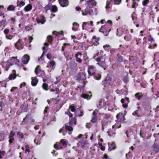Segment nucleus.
Wrapping results in <instances>:
<instances>
[{
    "instance_id": "obj_17",
    "label": "nucleus",
    "mask_w": 159,
    "mask_h": 159,
    "mask_svg": "<svg viewBox=\"0 0 159 159\" xmlns=\"http://www.w3.org/2000/svg\"><path fill=\"white\" fill-rule=\"evenodd\" d=\"M16 77V74L13 73V74H10L9 76V79L10 80H12L13 78L15 79Z\"/></svg>"
},
{
    "instance_id": "obj_32",
    "label": "nucleus",
    "mask_w": 159,
    "mask_h": 159,
    "mask_svg": "<svg viewBox=\"0 0 159 159\" xmlns=\"http://www.w3.org/2000/svg\"><path fill=\"white\" fill-rule=\"evenodd\" d=\"M69 108L70 109V110L72 112H74L75 111V108L74 106L71 105L70 106Z\"/></svg>"
},
{
    "instance_id": "obj_58",
    "label": "nucleus",
    "mask_w": 159,
    "mask_h": 159,
    "mask_svg": "<svg viewBox=\"0 0 159 159\" xmlns=\"http://www.w3.org/2000/svg\"><path fill=\"white\" fill-rule=\"evenodd\" d=\"M79 55H81V53L79 52H78L76 54H75V57H78V56Z\"/></svg>"
},
{
    "instance_id": "obj_4",
    "label": "nucleus",
    "mask_w": 159,
    "mask_h": 159,
    "mask_svg": "<svg viewBox=\"0 0 159 159\" xmlns=\"http://www.w3.org/2000/svg\"><path fill=\"white\" fill-rule=\"evenodd\" d=\"M36 20L38 23H41L42 24H43L46 21L44 17L43 16H40V19L37 17L36 18Z\"/></svg>"
},
{
    "instance_id": "obj_27",
    "label": "nucleus",
    "mask_w": 159,
    "mask_h": 159,
    "mask_svg": "<svg viewBox=\"0 0 159 159\" xmlns=\"http://www.w3.org/2000/svg\"><path fill=\"white\" fill-rule=\"evenodd\" d=\"M6 23V19L2 20L0 22V26L2 25H5Z\"/></svg>"
},
{
    "instance_id": "obj_57",
    "label": "nucleus",
    "mask_w": 159,
    "mask_h": 159,
    "mask_svg": "<svg viewBox=\"0 0 159 159\" xmlns=\"http://www.w3.org/2000/svg\"><path fill=\"white\" fill-rule=\"evenodd\" d=\"M4 105V102L2 101H1L0 102V107H2Z\"/></svg>"
},
{
    "instance_id": "obj_30",
    "label": "nucleus",
    "mask_w": 159,
    "mask_h": 159,
    "mask_svg": "<svg viewBox=\"0 0 159 159\" xmlns=\"http://www.w3.org/2000/svg\"><path fill=\"white\" fill-rule=\"evenodd\" d=\"M100 38L99 37H98L96 38L95 40V42L94 43V44L95 46H97L98 45L99 43H98V41L99 40Z\"/></svg>"
},
{
    "instance_id": "obj_50",
    "label": "nucleus",
    "mask_w": 159,
    "mask_h": 159,
    "mask_svg": "<svg viewBox=\"0 0 159 159\" xmlns=\"http://www.w3.org/2000/svg\"><path fill=\"white\" fill-rule=\"evenodd\" d=\"M138 1H139V0H138ZM134 0H133V4L132 5V7L133 8H134L135 7V5L137 4V3L135 2H134Z\"/></svg>"
},
{
    "instance_id": "obj_41",
    "label": "nucleus",
    "mask_w": 159,
    "mask_h": 159,
    "mask_svg": "<svg viewBox=\"0 0 159 159\" xmlns=\"http://www.w3.org/2000/svg\"><path fill=\"white\" fill-rule=\"evenodd\" d=\"M25 4V3L23 1H21L20 2V3L19 5V6L21 7L22 6H24Z\"/></svg>"
},
{
    "instance_id": "obj_43",
    "label": "nucleus",
    "mask_w": 159,
    "mask_h": 159,
    "mask_svg": "<svg viewBox=\"0 0 159 159\" xmlns=\"http://www.w3.org/2000/svg\"><path fill=\"white\" fill-rule=\"evenodd\" d=\"M50 63L51 65L52 66H54L55 65V62L52 60V61H50Z\"/></svg>"
},
{
    "instance_id": "obj_12",
    "label": "nucleus",
    "mask_w": 159,
    "mask_h": 159,
    "mask_svg": "<svg viewBox=\"0 0 159 159\" xmlns=\"http://www.w3.org/2000/svg\"><path fill=\"white\" fill-rule=\"evenodd\" d=\"M20 41V39H19L18 41L15 44V47L18 49L19 50L20 49H22L23 48V47H18V45H19V44Z\"/></svg>"
},
{
    "instance_id": "obj_35",
    "label": "nucleus",
    "mask_w": 159,
    "mask_h": 159,
    "mask_svg": "<svg viewBox=\"0 0 159 159\" xmlns=\"http://www.w3.org/2000/svg\"><path fill=\"white\" fill-rule=\"evenodd\" d=\"M17 135L19 136L20 137L21 139L23 138L24 136L23 134L22 133L18 132L17 133Z\"/></svg>"
},
{
    "instance_id": "obj_46",
    "label": "nucleus",
    "mask_w": 159,
    "mask_h": 159,
    "mask_svg": "<svg viewBox=\"0 0 159 159\" xmlns=\"http://www.w3.org/2000/svg\"><path fill=\"white\" fill-rule=\"evenodd\" d=\"M88 73H89V75H93L94 74L95 72L94 71H93L92 72V73L91 72L90 70H88Z\"/></svg>"
},
{
    "instance_id": "obj_31",
    "label": "nucleus",
    "mask_w": 159,
    "mask_h": 159,
    "mask_svg": "<svg viewBox=\"0 0 159 159\" xmlns=\"http://www.w3.org/2000/svg\"><path fill=\"white\" fill-rule=\"evenodd\" d=\"M122 0H114V4H119L121 2Z\"/></svg>"
},
{
    "instance_id": "obj_64",
    "label": "nucleus",
    "mask_w": 159,
    "mask_h": 159,
    "mask_svg": "<svg viewBox=\"0 0 159 159\" xmlns=\"http://www.w3.org/2000/svg\"><path fill=\"white\" fill-rule=\"evenodd\" d=\"M29 116V115H27L26 116V117L23 119V121H22V122H24L25 121V120H26L28 117Z\"/></svg>"
},
{
    "instance_id": "obj_6",
    "label": "nucleus",
    "mask_w": 159,
    "mask_h": 159,
    "mask_svg": "<svg viewBox=\"0 0 159 159\" xmlns=\"http://www.w3.org/2000/svg\"><path fill=\"white\" fill-rule=\"evenodd\" d=\"M31 84L33 86H35L38 82V80L36 77H32Z\"/></svg>"
},
{
    "instance_id": "obj_51",
    "label": "nucleus",
    "mask_w": 159,
    "mask_h": 159,
    "mask_svg": "<svg viewBox=\"0 0 159 159\" xmlns=\"http://www.w3.org/2000/svg\"><path fill=\"white\" fill-rule=\"evenodd\" d=\"M94 67L92 66H89L88 67V70H93L94 69Z\"/></svg>"
},
{
    "instance_id": "obj_25",
    "label": "nucleus",
    "mask_w": 159,
    "mask_h": 159,
    "mask_svg": "<svg viewBox=\"0 0 159 159\" xmlns=\"http://www.w3.org/2000/svg\"><path fill=\"white\" fill-rule=\"evenodd\" d=\"M48 42L50 43L52 41V37L51 35H49L47 37Z\"/></svg>"
},
{
    "instance_id": "obj_5",
    "label": "nucleus",
    "mask_w": 159,
    "mask_h": 159,
    "mask_svg": "<svg viewBox=\"0 0 159 159\" xmlns=\"http://www.w3.org/2000/svg\"><path fill=\"white\" fill-rule=\"evenodd\" d=\"M117 61L116 62V64L117 65H120V63L123 61V57L119 54H118L117 55Z\"/></svg>"
},
{
    "instance_id": "obj_60",
    "label": "nucleus",
    "mask_w": 159,
    "mask_h": 159,
    "mask_svg": "<svg viewBox=\"0 0 159 159\" xmlns=\"http://www.w3.org/2000/svg\"><path fill=\"white\" fill-rule=\"evenodd\" d=\"M54 147L56 149H59V146L57 143L54 145Z\"/></svg>"
},
{
    "instance_id": "obj_21",
    "label": "nucleus",
    "mask_w": 159,
    "mask_h": 159,
    "mask_svg": "<svg viewBox=\"0 0 159 159\" xmlns=\"http://www.w3.org/2000/svg\"><path fill=\"white\" fill-rule=\"evenodd\" d=\"M99 31L100 32L102 33H104L105 32H106L107 30H106L105 29L104 26H102L101 27Z\"/></svg>"
},
{
    "instance_id": "obj_59",
    "label": "nucleus",
    "mask_w": 159,
    "mask_h": 159,
    "mask_svg": "<svg viewBox=\"0 0 159 159\" xmlns=\"http://www.w3.org/2000/svg\"><path fill=\"white\" fill-rule=\"evenodd\" d=\"M4 154V152L3 151H0V159L2 158V156Z\"/></svg>"
},
{
    "instance_id": "obj_15",
    "label": "nucleus",
    "mask_w": 159,
    "mask_h": 159,
    "mask_svg": "<svg viewBox=\"0 0 159 159\" xmlns=\"http://www.w3.org/2000/svg\"><path fill=\"white\" fill-rule=\"evenodd\" d=\"M73 124L75 125L76 124L75 119L74 118H72L70 121L69 124L72 125Z\"/></svg>"
},
{
    "instance_id": "obj_34",
    "label": "nucleus",
    "mask_w": 159,
    "mask_h": 159,
    "mask_svg": "<svg viewBox=\"0 0 159 159\" xmlns=\"http://www.w3.org/2000/svg\"><path fill=\"white\" fill-rule=\"evenodd\" d=\"M124 82L125 83H127L128 81V78L127 76H125L124 77L123 79Z\"/></svg>"
},
{
    "instance_id": "obj_14",
    "label": "nucleus",
    "mask_w": 159,
    "mask_h": 159,
    "mask_svg": "<svg viewBox=\"0 0 159 159\" xmlns=\"http://www.w3.org/2000/svg\"><path fill=\"white\" fill-rule=\"evenodd\" d=\"M83 75H84V74H82L80 73H79L78 74V76L77 77V80H84V79L82 78V76Z\"/></svg>"
},
{
    "instance_id": "obj_33",
    "label": "nucleus",
    "mask_w": 159,
    "mask_h": 159,
    "mask_svg": "<svg viewBox=\"0 0 159 159\" xmlns=\"http://www.w3.org/2000/svg\"><path fill=\"white\" fill-rule=\"evenodd\" d=\"M98 112V110L96 109L94 110L93 113V116H97Z\"/></svg>"
},
{
    "instance_id": "obj_42",
    "label": "nucleus",
    "mask_w": 159,
    "mask_h": 159,
    "mask_svg": "<svg viewBox=\"0 0 159 159\" xmlns=\"http://www.w3.org/2000/svg\"><path fill=\"white\" fill-rule=\"evenodd\" d=\"M51 56H52V55H51V53H47V58L50 60L51 59Z\"/></svg>"
},
{
    "instance_id": "obj_49",
    "label": "nucleus",
    "mask_w": 159,
    "mask_h": 159,
    "mask_svg": "<svg viewBox=\"0 0 159 159\" xmlns=\"http://www.w3.org/2000/svg\"><path fill=\"white\" fill-rule=\"evenodd\" d=\"M9 142L10 143H12L13 141L14 140L13 137L9 138Z\"/></svg>"
},
{
    "instance_id": "obj_28",
    "label": "nucleus",
    "mask_w": 159,
    "mask_h": 159,
    "mask_svg": "<svg viewBox=\"0 0 159 159\" xmlns=\"http://www.w3.org/2000/svg\"><path fill=\"white\" fill-rule=\"evenodd\" d=\"M51 8V5L50 3L48 4L47 5L46 7H44V9L46 11H48L50 10Z\"/></svg>"
},
{
    "instance_id": "obj_16",
    "label": "nucleus",
    "mask_w": 159,
    "mask_h": 159,
    "mask_svg": "<svg viewBox=\"0 0 159 159\" xmlns=\"http://www.w3.org/2000/svg\"><path fill=\"white\" fill-rule=\"evenodd\" d=\"M9 32V30L8 29H5L4 31V32L5 33V34L6 35V38L7 39H11V38H10L8 37V36L7 35V34H8V33Z\"/></svg>"
},
{
    "instance_id": "obj_19",
    "label": "nucleus",
    "mask_w": 159,
    "mask_h": 159,
    "mask_svg": "<svg viewBox=\"0 0 159 159\" xmlns=\"http://www.w3.org/2000/svg\"><path fill=\"white\" fill-rule=\"evenodd\" d=\"M65 129L66 130H68L69 131H71L73 129V128L71 126L68 125L66 126Z\"/></svg>"
},
{
    "instance_id": "obj_13",
    "label": "nucleus",
    "mask_w": 159,
    "mask_h": 159,
    "mask_svg": "<svg viewBox=\"0 0 159 159\" xmlns=\"http://www.w3.org/2000/svg\"><path fill=\"white\" fill-rule=\"evenodd\" d=\"M136 98H138V100H139L141 98L143 97L142 93H138L135 95Z\"/></svg>"
},
{
    "instance_id": "obj_40",
    "label": "nucleus",
    "mask_w": 159,
    "mask_h": 159,
    "mask_svg": "<svg viewBox=\"0 0 159 159\" xmlns=\"http://www.w3.org/2000/svg\"><path fill=\"white\" fill-rule=\"evenodd\" d=\"M15 134V133L13 131H11L10 133V135L9 136V138L13 137V136Z\"/></svg>"
},
{
    "instance_id": "obj_1",
    "label": "nucleus",
    "mask_w": 159,
    "mask_h": 159,
    "mask_svg": "<svg viewBox=\"0 0 159 159\" xmlns=\"http://www.w3.org/2000/svg\"><path fill=\"white\" fill-rule=\"evenodd\" d=\"M87 4H88V5L86 7V9L89 10V9L91 8L94 5L95 6H96L97 2L95 1V0H89L87 2Z\"/></svg>"
},
{
    "instance_id": "obj_22",
    "label": "nucleus",
    "mask_w": 159,
    "mask_h": 159,
    "mask_svg": "<svg viewBox=\"0 0 159 159\" xmlns=\"http://www.w3.org/2000/svg\"><path fill=\"white\" fill-rule=\"evenodd\" d=\"M57 11V7L55 5H53L52 7V12H54Z\"/></svg>"
},
{
    "instance_id": "obj_37",
    "label": "nucleus",
    "mask_w": 159,
    "mask_h": 159,
    "mask_svg": "<svg viewBox=\"0 0 159 159\" xmlns=\"http://www.w3.org/2000/svg\"><path fill=\"white\" fill-rule=\"evenodd\" d=\"M149 2L148 0H144L143 2V4L144 6H146Z\"/></svg>"
},
{
    "instance_id": "obj_54",
    "label": "nucleus",
    "mask_w": 159,
    "mask_h": 159,
    "mask_svg": "<svg viewBox=\"0 0 159 159\" xmlns=\"http://www.w3.org/2000/svg\"><path fill=\"white\" fill-rule=\"evenodd\" d=\"M55 91H56V93L57 94L59 93L60 92L59 88H56Z\"/></svg>"
},
{
    "instance_id": "obj_63",
    "label": "nucleus",
    "mask_w": 159,
    "mask_h": 159,
    "mask_svg": "<svg viewBox=\"0 0 159 159\" xmlns=\"http://www.w3.org/2000/svg\"><path fill=\"white\" fill-rule=\"evenodd\" d=\"M122 106L124 108H125L127 107L128 105L127 104L125 103V104H123L122 105Z\"/></svg>"
},
{
    "instance_id": "obj_47",
    "label": "nucleus",
    "mask_w": 159,
    "mask_h": 159,
    "mask_svg": "<svg viewBox=\"0 0 159 159\" xmlns=\"http://www.w3.org/2000/svg\"><path fill=\"white\" fill-rule=\"evenodd\" d=\"M76 61H77L79 62L80 63L82 62V60L80 58H79L78 57H76Z\"/></svg>"
},
{
    "instance_id": "obj_9",
    "label": "nucleus",
    "mask_w": 159,
    "mask_h": 159,
    "mask_svg": "<svg viewBox=\"0 0 159 159\" xmlns=\"http://www.w3.org/2000/svg\"><path fill=\"white\" fill-rule=\"evenodd\" d=\"M32 7V6L30 4H29L25 7L24 10L26 11H28L31 10Z\"/></svg>"
},
{
    "instance_id": "obj_62",
    "label": "nucleus",
    "mask_w": 159,
    "mask_h": 159,
    "mask_svg": "<svg viewBox=\"0 0 159 159\" xmlns=\"http://www.w3.org/2000/svg\"><path fill=\"white\" fill-rule=\"evenodd\" d=\"M29 43H30L33 39V37L32 36H30L29 37Z\"/></svg>"
},
{
    "instance_id": "obj_26",
    "label": "nucleus",
    "mask_w": 159,
    "mask_h": 159,
    "mask_svg": "<svg viewBox=\"0 0 159 159\" xmlns=\"http://www.w3.org/2000/svg\"><path fill=\"white\" fill-rule=\"evenodd\" d=\"M97 120V116H93L91 120V121L93 123H95L96 121Z\"/></svg>"
},
{
    "instance_id": "obj_18",
    "label": "nucleus",
    "mask_w": 159,
    "mask_h": 159,
    "mask_svg": "<svg viewBox=\"0 0 159 159\" xmlns=\"http://www.w3.org/2000/svg\"><path fill=\"white\" fill-rule=\"evenodd\" d=\"M34 142L36 143L37 144H39L41 142L39 140V137H38V138H37V137L35 138L34 140Z\"/></svg>"
},
{
    "instance_id": "obj_20",
    "label": "nucleus",
    "mask_w": 159,
    "mask_h": 159,
    "mask_svg": "<svg viewBox=\"0 0 159 159\" xmlns=\"http://www.w3.org/2000/svg\"><path fill=\"white\" fill-rule=\"evenodd\" d=\"M15 9V7L13 5H11L9 6L7 8L8 11H14Z\"/></svg>"
},
{
    "instance_id": "obj_24",
    "label": "nucleus",
    "mask_w": 159,
    "mask_h": 159,
    "mask_svg": "<svg viewBox=\"0 0 159 159\" xmlns=\"http://www.w3.org/2000/svg\"><path fill=\"white\" fill-rule=\"evenodd\" d=\"M40 67V66H38L35 69V72L37 75H38V71L40 70L39 69Z\"/></svg>"
},
{
    "instance_id": "obj_45",
    "label": "nucleus",
    "mask_w": 159,
    "mask_h": 159,
    "mask_svg": "<svg viewBox=\"0 0 159 159\" xmlns=\"http://www.w3.org/2000/svg\"><path fill=\"white\" fill-rule=\"evenodd\" d=\"M61 142L63 144V145H66L67 144V142L65 141L64 140H61Z\"/></svg>"
},
{
    "instance_id": "obj_48",
    "label": "nucleus",
    "mask_w": 159,
    "mask_h": 159,
    "mask_svg": "<svg viewBox=\"0 0 159 159\" xmlns=\"http://www.w3.org/2000/svg\"><path fill=\"white\" fill-rule=\"evenodd\" d=\"M17 88L16 87H13L11 88L10 90L11 92H13L15 90L17 89Z\"/></svg>"
},
{
    "instance_id": "obj_61",
    "label": "nucleus",
    "mask_w": 159,
    "mask_h": 159,
    "mask_svg": "<svg viewBox=\"0 0 159 159\" xmlns=\"http://www.w3.org/2000/svg\"><path fill=\"white\" fill-rule=\"evenodd\" d=\"M105 158L106 159H107V158H108L109 157L106 154H104L103 157H102V158Z\"/></svg>"
},
{
    "instance_id": "obj_8",
    "label": "nucleus",
    "mask_w": 159,
    "mask_h": 159,
    "mask_svg": "<svg viewBox=\"0 0 159 159\" xmlns=\"http://www.w3.org/2000/svg\"><path fill=\"white\" fill-rule=\"evenodd\" d=\"M98 64L100 65L102 67L104 70L106 69V65L105 62V59L104 58L103 61H102L100 63H98Z\"/></svg>"
},
{
    "instance_id": "obj_3",
    "label": "nucleus",
    "mask_w": 159,
    "mask_h": 159,
    "mask_svg": "<svg viewBox=\"0 0 159 159\" xmlns=\"http://www.w3.org/2000/svg\"><path fill=\"white\" fill-rule=\"evenodd\" d=\"M59 3L62 7H66L68 5L69 1L68 0H59Z\"/></svg>"
},
{
    "instance_id": "obj_7",
    "label": "nucleus",
    "mask_w": 159,
    "mask_h": 159,
    "mask_svg": "<svg viewBox=\"0 0 159 159\" xmlns=\"http://www.w3.org/2000/svg\"><path fill=\"white\" fill-rule=\"evenodd\" d=\"M92 96V95L91 94L89 96V94L83 93L81 95V97L83 98H84L87 99H90Z\"/></svg>"
},
{
    "instance_id": "obj_52",
    "label": "nucleus",
    "mask_w": 159,
    "mask_h": 159,
    "mask_svg": "<svg viewBox=\"0 0 159 159\" xmlns=\"http://www.w3.org/2000/svg\"><path fill=\"white\" fill-rule=\"evenodd\" d=\"M95 79L97 80H99L101 78V75L100 74L98 75V76H96L95 77Z\"/></svg>"
},
{
    "instance_id": "obj_55",
    "label": "nucleus",
    "mask_w": 159,
    "mask_h": 159,
    "mask_svg": "<svg viewBox=\"0 0 159 159\" xmlns=\"http://www.w3.org/2000/svg\"><path fill=\"white\" fill-rule=\"evenodd\" d=\"M149 38L148 39V40L149 41H150L151 42L152 41L153 39V38H152L151 36L150 35L149 36Z\"/></svg>"
},
{
    "instance_id": "obj_38",
    "label": "nucleus",
    "mask_w": 159,
    "mask_h": 159,
    "mask_svg": "<svg viewBox=\"0 0 159 159\" xmlns=\"http://www.w3.org/2000/svg\"><path fill=\"white\" fill-rule=\"evenodd\" d=\"M4 135L2 133L0 134V141H1L2 140H4Z\"/></svg>"
},
{
    "instance_id": "obj_2",
    "label": "nucleus",
    "mask_w": 159,
    "mask_h": 159,
    "mask_svg": "<svg viewBox=\"0 0 159 159\" xmlns=\"http://www.w3.org/2000/svg\"><path fill=\"white\" fill-rule=\"evenodd\" d=\"M30 56L27 54H25L22 58V61L24 64H26L30 60Z\"/></svg>"
},
{
    "instance_id": "obj_56",
    "label": "nucleus",
    "mask_w": 159,
    "mask_h": 159,
    "mask_svg": "<svg viewBox=\"0 0 159 159\" xmlns=\"http://www.w3.org/2000/svg\"><path fill=\"white\" fill-rule=\"evenodd\" d=\"M110 117V114H106L105 115V118L108 119Z\"/></svg>"
},
{
    "instance_id": "obj_53",
    "label": "nucleus",
    "mask_w": 159,
    "mask_h": 159,
    "mask_svg": "<svg viewBox=\"0 0 159 159\" xmlns=\"http://www.w3.org/2000/svg\"><path fill=\"white\" fill-rule=\"evenodd\" d=\"M111 145V146L112 147V149H115L116 148L115 143H113Z\"/></svg>"
},
{
    "instance_id": "obj_23",
    "label": "nucleus",
    "mask_w": 159,
    "mask_h": 159,
    "mask_svg": "<svg viewBox=\"0 0 159 159\" xmlns=\"http://www.w3.org/2000/svg\"><path fill=\"white\" fill-rule=\"evenodd\" d=\"M43 88V89L46 90H48V89H47L48 85V84L46 83H43L42 85Z\"/></svg>"
},
{
    "instance_id": "obj_29",
    "label": "nucleus",
    "mask_w": 159,
    "mask_h": 159,
    "mask_svg": "<svg viewBox=\"0 0 159 159\" xmlns=\"http://www.w3.org/2000/svg\"><path fill=\"white\" fill-rule=\"evenodd\" d=\"M138 110H136L133 113V115L135 116L136 115L138 117H139L140 116V115L138 114Z\"/></svg>"
},
{
    "instance_id": "obj_11",
    "label": "nucleus",
    "mask_w": 159,
    "mask_h": 159,
    "mask_svg": "<svg viewBox=\"0 0 159 159\" xmlns=\"http://www.w3.org/2000/svg\"><path fill=\"white\" fill-rule=\"evenodd\" d=\"M111 80V79L109 77H107L106 78L102 81V83L103 84H105L107 83L109 84Z\"/></svg>"
},
{
    "instance_id": "obj_39",
    "label": "nucleus",
    "mask_w": 159,
    "mask_h": 159,
    "mask_svg": "<svg viewBox=\"0 0 159 159\" xmlns=\"http://www.w3.org/2000/svg\"><path fill=\"white\" fill-rule=\"evenodd\" d=\"M65 114H67L69 115L70 117H72V114L70 113L69 111L66 112Z\"/></svg>"
},
{
    "instance_id": "obj_36",
    "label": "nucleus",
    "mask_w": 159,
    "mask_h": 159,
    "mask_svg": "<svg viewBox=\"0 0 159 159\" xmlns=\"http://www.w3.org/2000/svg\"><path fill=\"white\" fill-rule=\"evenodd\" d=\"M88 10H87V9H86H86L85 10V13L84 12H83V10H81V11L82 12V14L84 16L86 15L88 13Z\"/></svg>"
},
{
    "instance_id": "obj_10",
    "label": "nucleus",
    "mask_w": 159,
    "mask_h": 159,
    "mask_svg": "<svg viewBox=\"0 0 159 159\" xmlns=\"http://www.w3.org/2000/svg\"><path fill=\"white\" fill-rule=\"evenodd\" d=\"M77 144L79 146H81L82 148H83L85 145L86 144V143L84 140H83L79 142Z\"/></svg>"
},
{
    "instance_id": "obj_44",
    "label": "nucleus",
    "mask_w": 159,
    "mask_h": 159,
    "mask_svg": "<svg viewBox=\"0 0 159 159\" xmlns=\"http://www.w3.org/2000/svg\"><path fill=\"white\" fill-rule=\"evenodd\" d=\"M124 39L126 41H129L130 40V37L125 36L124 37Z\"/></svg>"
}]
</instances>
